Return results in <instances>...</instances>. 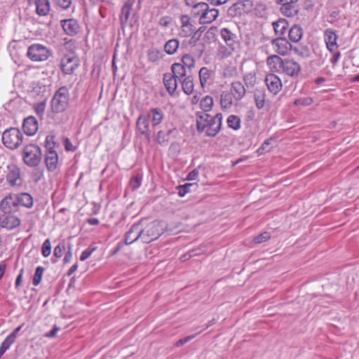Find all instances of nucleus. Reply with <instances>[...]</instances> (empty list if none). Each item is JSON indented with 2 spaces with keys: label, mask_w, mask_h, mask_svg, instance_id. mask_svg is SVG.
<instances>
[{
  "label": "nucleus",
  "mask_w": 359,
  "mask_h": 359,
  "mask_svg": "<svg viewBox=\"0 0 359 359\" xmlns=\"http://www.w3.org/2000/svg\"><path fill=\"white\" fill-rule=\"evenodd\" d=\"M222 118L221 113L211 116L208 113L196 112V125L198 133H204L206 137H215L221 130Z\"/></svg>",
  "instance_id": "1"
},
{
  "label": "nucleus",
  "mask_w": 359,
  "mask_h": 359,
  "mask_svg": "<svg viewBox=\"0 0 359 359\" xmlns=\"http://www.w3.org/2000/svg\"><path fill=\"white\" fill-rule=\"evenodd\" d=\"M55 140V135H48L43 144L45 148L44 163L49 172L55 171L58 164L59 157L55 148L59 147V144L57 143Z\"/></svg>",
  "instance_id": "2"
},
{
  "label": "nucleus",
  "mask_w": 359,
  "mask_h": 359,
  "mask_svg": "<svg viewBox=\"0 0 359 359\" xmlns=\"http://www.w3.org/2000/svg\"><path fill=\"white\" fill-rule=\"evenodd\" d=\"M69 91L67 86L60 87L54 94L50 107L52 111L55 114L62 113L65 111L69 104Z\"/></svg>",
  "instance_id": "3"
},
{
  "label": "nucleus",
  "mask_w": 359,
  "mask_h": 359,
  "mask_svg": "<svg viewBox=\"0 0 359 359\" xmlns=\"http://www.w3.org/2000/svg\"><path fill=\"white\" fill-rule=\"evenodd\" d=\"M42 159V151L40 147L36 144H29L24 147L22 160L29 167H37Z\"/></svg>",
  "instance_id": "4"
},
{
  "label": "nucleus",
  "mask_w": 359,
  "mask_h": 359,
  "mask_svg": "<svg viewBox=\"0 0 359 359\" xmlns=\"http://www.w3.org/2000/svg\"><path fill=\"white\" fill-rule=\"evenodd\" d=\"M23 135L17 128L6 129L2 134V142L9 149H16L22 143Z\"/></svg>",
  "instance_id": "5"
},
{
  "label": "nucleus",
  "mask_w": 359,
  "mask_h": 359,
  "mask_svg": "<svg viewBox=\"0 0 359 359\" xmlns=\"http://www.w3.org/2000/svg\"><path fill=\"white\" fill-rule=\"evenodd\" d=\"M79 58L74 53L65 54L60 60V69L65 74H72L79 66Z\"/></svg>",
  "instance_id": "6"
},
{
  "label": "nucleus",
  "mask_w": 359,
  "mask_h": 359,
  "mask_svg": "<svg viewBox=\"0 0 359 359\" xmlns=\"http://www.w3.org/2000/svg\"><path fill=\"white\" fill-rule=\"evenodd\" d=\"M162 230L159 223L156 221L151 222L144 229L141 226L142 241L145 243H149L156 240L161 235Z\"/></svg>",
  "instance_id": "7"
},
{
  "label": "nucleus",
  "mask_w": 359,
  "mask_h": 359,
  "mask_svg": "<svg viewBox=\"0 0 359 359\" xmlns=\"http://www.w3.org/2000/svg\"><path fill=\"white\" fill-rule=\"evenodd\" d=\"M299 0H276V4L279 6L280 13L287 18H293L299 12L298 1Z\"/></svg>",
  "instance_id": "8"
},
{
  "label": "nucleus",
  "mask_w": 359,
  "mask_h": 359,
  "mask_svg": "<svg viewBox=\"0 0 359 359\" xmlns=\"http://www.w3.org/2000/svg\"><path fill=\"white\" fill-rule=\"evenodd\" d=\"M27 55L32 61H45L48 58V50L43 45L35 43L28 48Z\"/></svg>",
  "instance_id": "9"
},
{
  "label": "nucleus",
  "mask_w": 359,
  "mask_h": 359,
  "mask_svg": "<svg viewBox=\"0 0 359 359\" xmlns=\"http://www.w3.org/2000/svg\"><path fill=\"white\" fill-rule=\"evenodd\" d=\"M19 210V205L16 202L13 194L5 196L0 202V211L3 214H15Z\"/></svg>",
  "instance_id": "10"
},
{
  "label": "nucleus",
  "mask_w": 359,
  "mask_h": 359,
  "mask_svg": "<svg viewBox=\"0 0 359 359\" xmlns=\"http://www.w3.org/2000/svg\"><path fill=\"white\" fill-rule=\"evenodd\" d=\"M21 224V220L14 214L0 213V226L7 230H13Z\"/></svg>",
  "instance_id": "11"
},
{
  "label": "nucleus",
  "mask_w": 359,
  "mask_h": 359,
  "mask_svg": "<svg viewBox=\"0 0 359 359\" xmlns=\"http://www.w3.org/2000/svg\"><path fill=\"white\" fill-rule=\"evenodd\" d=\"M273 50L280 55H285L287 54L291 44L286 36H280L273 39L271 42Z\"/></svg>",
  "instance_id": "12"
},
{
  "label": "nucleus",
  "mask_w": 359,
  "mask_h": 359,
  "mask_svg": "<svg viewBox=\"0 0 359 359\" xmlns=\"http://www.w3.org/2000/svg\"><path fill=\"white\" fill-rule=\"evenodd\" d=\"M302 70L301 65L292 59H284V64L281 73H285L291 77H297L299 76Z\"/></svg>",
  "instance_id": "13"
},
{
  "label": "nucleus",
  "mask_w": 359,
  "mask_h": 359,
  "mask_svg": "<svg viewBox=\"0 0 359 359\" xmlns=\"http://www.w3.org/2000/svg\"><path fill=\"white\" fill-rule=\"evenodd\" d=\"M264 81L267 86L268 90L273 95L278 94L282 89V81L275 74H267L265 77Z\"/></svg>",
  "instance_id": "14"
},
{
  "label": "nucleus",
  "mask_w": 359,
  "mask_h": 359,
  "mask_svg": "<svg viewBox=\"0 0 359 359\" xmlns=\"http://www.w3.org/2000/svg\"><path fill=\"white\" fill-rule=\"evenodd\" d=\"M180 36L184 38L190 36L196 29L195 26L191 23L190 16L189 15H182L180 17Z\"/></svg>",
  "instance_id": "15"
},
{
  "label": "nucleus",
  "mask_w": 359,
  "mask_h": 359,
  "mask_svg": "<svg viewBox=\"0 0 359 359\" xmlns=\"http://www.w3.org/2000/svg\"><path fill=\"white\" fill-rule=\"evenodd\" d=\"M60 25L65 33L69 36H75L80 30L78 21L73 18L61 20Z\"/></svg>",
  "instance_id": "16"
},
{
  "label": "nucleus",
  "mask_w": 359,
  "mask_h": 359,
  "mask_svg": "<svg viewBox=\"0 0 359 359\" xmlns=\"http://www.w3.org/2000/svg\"><path fill=\"white\" fill-rule=\"evenodd\" d=\"M338 36L337 31L332 29H327L324 32V41L326 43L327 48L330 53H333L338 48L337 40Z\"/></svg>",
  "instance_id": "17"
},
{
  "label": "nucleus",
  "mask_w": 359,
  "mask_h": 359,
  "mask_svg": "<svg viewBox=\"0 0 359 359\" xmlns=\"http://www.w3.org/2000/svg\"><path fill=\"white\" fill-rule=\"evenodd\" d=\"M141 223L133 224L125 234V243L130 245L136 241L139 238L142 239Z\"/></svg>",
  "instance_id": "18"
},
{
  "label": "nucleus",
  "mask_w": 359,
  "mask_h": 359,
  "mask_svg": "<svg viewBox=\"0 0 359 359\" xmlns=\"http://www.w3.org/2000/svg\"><path fill=\"white\" fill-rule=\"evenodd\" d=\"M39 129L38 121L33 116L25 118L22 123V130L28 136H33Z\"/></svg>",
  "instance_id": "19"
},
{
  "label": "nucleus",
  "mask_w": 359,
  "mask_h": 359,
  "mask_svg": "<svg viewBox=\"0 0 359 359\" xmlns=\"http://www.w3.org/2000/svg\"><path fill=\"white\" fill-rule=\"evenodd\" d=\"M20 170L15 165L11 164L7 166L6 179L11 186L17 185V181L20 179Z\"/></svg>",
  "instance_id": "20"
},
{
  "label": "nucleus",
  "mask_w": 359,
  "mask_h": 359,
  "mask_svg": "<svg viewBox=\"0 0 359 359\" xmlns=\"http://www.w3.org/2000/svg\"><path fill=\"white\" fill-rule=\"evenodd\" d=\"M274 33L278 37L285 36L289 29V22L285 18H279L278 20L272 22Z\"/></svg>",
  "instance_id": "21"
},
{
  "label": "nucleus",
  "mask_w": 359,
  "mask_h": 359,
  "mask_svg": "<svg viewBox=\"0 0 359 359\" xmlns=\"http://www.w3.org/2000/svg\"><path fill=\"white\" fill-rule=\"evenodd\" d=\"M230 93L236 101L241 100L246 94V90L241 81H233L231 84Z\"/></svg>",
  "instance_id": "22"
},
{
  "label": "nucleus",
  "mask_w": 359,
  "mask_h": 359,
  "mask_svg": "<svg viewBox=\"0 0 359 359\" xmlns=\"http://www.w3.org/2000/svg\"><path fill=\"white\" fill-rule=\"evenodd\" d=\"M135 0H126L121 10L120 22L122 26L127 24Z\"/></svg>",
  "instance_id": "23"
},
{
  "label": "nucleus",
  "mask_w": 359,
  "mask_h": 359,
  "mask_svg": "<svg viewBox=\"0 0 359 359\" xmlns=\"http://www.w3.org/2000/svg\"><path fill=\"white\" fill-rule=\"evenodd\" d=\"M284 64V59L281 58L279 55H272L267 57L266 65L273 72L281 73L282 68Z\"/></svg>",
  "instance_id": "24"
},
{
  "label": "nucleus",
  "mask_w": 359,
  "mask_h": 359,
  "mask_svg": "<svg viewBox=\"0 0 359 359\" xmlns=\"http://www.w3.org/2000/svg\"><path fill=\"white\" fill-rule=\"evenodd\" d=\"M177 78L171 73H165L163 74V83L165 87L170 95H173L177 87Z\"/></svg>",
  "instance_id": "25"
},
{
  "label": "nucleus",
  "mask_w": 359,
  "mask_h": 359,
  "mask_svg": "<svg viewBox=\"0 0 359 359\" xmlns=\"http://www.w3.org/2000/svg\"><path fill=\"white\" fill-rule=\"evenodd\" d=\"M136 130L141 135H149V122L147 116L144 114L140 115L136 121Z\"/></svg>",
  "instance_id": "26"
},
{
  "label": "nucleus",
  "mask_w": 359,
  "mask_h": 359,
  "mask_svg": "<svg viewBox=\"0 0 359 359\" xmlns=\"http://www.w3.org/2000/svg\"><path fill=\"white\" fill-rule=\"evenodd\" d=\"M147 116L148 118L151 119L154 127L159 125L164 118L163 111L158 107L150 109Z\"/></svg>",
  "instance_id": "27"
},
{
  "label": "nucleus",
  "mask_w": 359,
  "mask_h": 359,
  "mask_svg": "<svg viewBox=\"0 0 359 359\" xmlns=\"http://www.w3.org/2000/svg\"><path fill=\"white\" fill-rule=\"evenodd\" d=\"M16 202L20 205L27 208H31L34 204L33 197L27 192H22L20 194H13Z\"/></svg>",
  "instance_id": "28"
},
{
  "label": "nucleus",
  "mask_w": 359,
  "mask_h": 359,
  "mask_svg": "<svg viewBox=\"0 0 359 359\" xmlns=\"http://www.w3.org/2000/svg\"><path fill=\"white\" fill-rule=\"evenodd\" d=\"M220 36L226 46L233 49L237 39L236 34H233L229 29L224 27L221 29Z\"/></svg>",
  "instance_id": "29"
},
{
  "label": "nucleus",
  "mask_w": 359,
  "mask_h": 359,
  "mask_svg": "<svg viewBox=\"0 0 359 359\" xmlns=\"http://www.w3.org/2000/svg\"><path fill=\"white\" fill-rule=\"evenodd\" d=\"M303 34L302 27L299 25H294L288 31V41L297 43L302 39Z\"/></svg>",
  "instance_id": "30"
},
{
  "label": "nucleus",
  "mask_w": 359,
  "mask_h": 359,
  "mask_svg": "<svg viewBox=\"0 0 359 359\" xmlns=\"http://www.w3.org/2000/svg\"><path fill=\"white\" fill-rule=\"evenodd\" d=\"M36 13L39 16H46L50 11L49 0H35Z\"/></svg>",
  "instance_id": "31"
},
{
  "label": "nucleus",
  "mask_w": 359,
  "mask_h": 359,
  "mask_svg": "<svg viewBox=\"0 0 359 359\" xmlns=\"http://www.w3.org/2000/svg\"><path fill=\"white\" fill-rule=\"evenodd\" d=\"M219 15V11L216 8H208L207 11L203 13V16L199 18L201 25L210 24L217 19Z\"/></svg>",
  "instance_id": "32"
},
{
  "label": "nucleus",
  "mask_w": 359,
  "mask_h": 359,
  "mask_svg": "<svg viewBox=\"0 0 359 359\" xmlns=\"http://www.w3.org/2000/svg\"><path fill=\"white\" fill-rule=\"evenodd\" d=\"M175 132H176L175 128H170L167 131L159 130L156 135L157 142L162 147L167 146L170 141V136Z\"/></svg>",
  "instance_id": "33"
},
{
  "label": "nucleus",
  "mask_w": 359,
  "mask_h": 359,
  "mask_svg": "<svg viewBox=\"0 0 359 359\" xmlns=\"http://www.w3.org/2000/svg\"><path fill=\"white\" fill-rule=\"evenodd\" d=\"M172 74L181 81L187 76L188 69L180 62H175L171 66Z\"/></svg>",
  "instance_id": "34"
},
{
  "label": "nucleus",
  "mask_w": 359,
  "mask_h": 359,
  "mask_svg": "<svg viewBox=\"0 0 359 359\" xmlns=\"http://www.w3.org/2000/svg\"><path fill=\"white\" fill-rule=\"evenodd\" d=\"M183 91L185 94L189 95L192 94L194 89V78L191 75H187L180 81Z\"/></svg>",
  "instance_id": "35"
},
{
  "label": "nucleus",
  "mask_w": 359,
  "mask_h": 359,
  "mask_svg": "<svg viewBox=\"0 0 359 359\" xmlns=\"http://www.w3.org/2000/svg\"><path fill=\"white\" fill-rule=\"evenodd\" d=\"M254 97H255V102L257 108L259 109H263L265 105V97H266L264 89H263V88L255 89Z\"/></svg>",
  "instance_id": "36"
},
{
  "label": "nucleus",
  "mask_w": 359,
  "mask_h": 359,
  "mask_svg": "<svg viewBox=\"0 0 359 359\" xmlns=\"http://www.w3.org/2000/svg\"><path fill=\"white\" fill-rule=\"evenodd\" d=\"M213 75L212 71L208 67H203L199 71V79L202 87H204L208 81L212 79Z\"/></svg>",
  "instance_id": "37"
},
{
  "label": "nucleus",
  "mask_w": 359,
  "mask_h": 359,
  "mask_svg": "<svg viewBox=\"0 0 359 359\" xmlns=\"http://www.w3.org/2000/svg\"><path fill=\"white\" fill-rule=\"evenodd\" d=\"M244 5L240 2L233 4L227 10V15L231 18L241 16L243 13Z\"/></svg>",
  "instance_id": "38"
},
{
  "label": "nucleus",
  "mask_w": 359,
  "mask_h": 359,
  "mask_svg": "<svg viewBox=\"0 0 359 359\" xmlns=\"http://www.w3.org/2000/svg\"><path fill=\"white\" fill-rule=\"evenodd\" d=\"M180 46V41L177 39L168 40L164 45V50L168 55H173Z\"/></svg>",
  "instance_id": "39"
},
{
  "label": "nucleus",
  "mask_w": 359,
  "mask_h": 359,
  "mask_svg": "<svg viewBox=\"0 0 359 359\" xmlns=\"http://www.w3.org/2000/svg\"><path fill=\"white\" fill-rule=\"evenodd\" d=\"M233 95L230 92L223 91L220 95V104L222 109H229L233 104Z\"/></svg>",
  "instance_id": "40"
},
{
  "label": "nucleus",
  "mask_w": 359,
  "mask_h": 359,
  "mask_svg": "<svg viewBox=\"0 0 359 359\" xmlns=\"http://www.w3.org/2000/svg\"><path fill=\"white\" fill-rule=\"evenodd\" d=\"M200 107L202 111H200L199 112L208 113V111H211L213 107L212 97L209 95H206L205 97H204L201 100Z\"/></svg>",
  "instance_id": "41"
},
{
  "label": "nucleus",
  "mask_w": 359,
  "mask_h": 359,
  "mask_svg": "<svg viewBox=\"0 0 359 359\" xmlns=\"http://www.w3.org/2000/svg\"><path fill=\"white\" fill-rule=\"evenodd\" d=\"M209 5L205 2H199L191 9V13L194 17L203 16V13L207 11Z\"/></svg>",
  "instance_id": "42"
},
{
  "label": "nucleus",
  "mask_w": 359,
  "mask_h": 359,
  "mask_svg": "<svg viewBox=\"0 0 359 359\" xmlns=\"http://www.w3.org/2000/svg\"><path fill=\"white\" fill-rule=\"evenodd\" d=\"M226 123L228 127L234 130H238L241 128V118L236 115H230L227 118Z\"/></svg>",
  "instance_id": "43"
},
{
  "label": "nucleus",
  "mask_w": 359,
  "mask_h": 359,
  "mask_svg": "<svg viewBox=\"0 0 359 359\" xmlns=\"http://www.w3.org/2000/svg\"><path fill=\"white\" fill-rule=\"evenodd\" d=\"M293 50L295 54L302 58H308L311 55V51L307 46H295Z\"/></svg>",
  "instance_id": "44"
},
{
  "label": "nucleus",
  "mask_w": 359,
  "mask_h": 359,
  "mask_svg": "<svg viewBox=\"0 0 359 359\" xmlns=\"http://www.w3.org/2000/svg\"><path fill=\"white\" fill-rule=\"evenodd\" d=\"M181 62V64L184 65L189 72H191L195 66V60L191 55L188 53L184 54L182 56Z\"/></svg>",
  "instance_id": "45"
},
{
  "label": "nucleus",
  "mask_w": 359,
  "mask_h": 359,
  "mask_svg": "<svg viewBox=\"0 0 359 359\" xmlns=\"http://www.w3.org/2000/svg\"><path fill=\"white\" fill-rule=\"evenodd\" d=\"M205 30V27H200L197 30L195 29L194 32L191 35V39L187 41V44L191 46H195L196 42L199 40L201 34Z\"/></svg>",
  "instance_id": "46"
},
{
  "label": "nucleus",
  "mask_w": 359,
  "mask_h": 359,
  "mask_svg": "<svg viewBox=\"0 0 359 359\" xmlns=\"http://www.w3.org/2000/svg\"><path fill=\"white\" fill-rule=\"evenodd\" d=\"M65 250V245L62 243H59L53 250V256L55 258L51 259V262L53 264L57 263V259L60 258L63 255V252Z\"/></svg>",
  "instance_id": "47"
},
{
  "label": "nucleus",
  "mask_w": 359,
  "mask_h": 359,
  "mask_svg": "<svg viewBox=\"0 0 359 359\" xmlns=\"http://www.w3.org/2000/svg\"><path fill=\"white\" fill-rule=\"evenodd\" d=\"M147 56L148 60L150 62H156L162 58L163 54L161 50L156 48H152L148 51Z\"/></svg>",
  "instance_id": "48"
},
{
  "label": "nucleus",
  "mask_w": 359,
  "mask_h": 359,
  "mask_svg": "<svg viewBox=\"0 0 359 359\" xmlns=\"http://www.w3.org/2000/svg\"><path fill=\"white\" fill-rule=\"evenodd\" d=\"M46 107V102L45 100L34 104L33 108L34 109V111L41 119L43 118V116L45 113Z\"/></svg>",
  "instance_id": "49"
},
{
  "label": "nucleus",
  "mask_w": 359,
  "mask_h": 359,
  "mask_svg": "<svg viewBox=\"0 0 359 359\" xmlns=\"http://www.w3.org/2000/svg\"><path fill=\"white\" fill-rule=\"evenodd\" d=\"M196 183H186L183 185H179L177 189L178 190V195L180 197H184L187 193L190 192L191 187H196Z\"/></svg>",
  "instance_id": "50"
},
{
  "label": "nucleus",
  "mask_w": 359,
  "mask_h": 359,
  "mask_svg": "<svg viewBox=\"0 0 359 359\" xmlns=\"http://www.w3.org/2000/svg\"><path fill=\"white\" fill-rule=\"evenodd\" d=\"M43 272L44 268L43 266H39L36 267L32 280L34 286H37L41 283Z\"/></svg>",
  "instance_id": "51"
},
{
  "label": "nucleus",
  "mask_w": 359,
  "mask_h": 359,
  "mask_svg": "<svg viewBox=\"0 0 359 359\" xmlns=\"http://www.w3.org/2000/svg\"><path fill=\"white\" fill-rule=\"evenodd\" d=\"M243 80L248 88H252L256 83L255 73L249 72L244 75Z\"/></svg>",
  "instance_id": "52"
},
{
  "label": "nucleus",
  "mask_w": 359,
  "mask_h": 359,
  "mask_svg": "<svg viewBox=\"0 0 359 359\" xmlns=\"http://www.w3.org/2000/svg\"><path fill=\"white\" fill-rule=\"evenodd\" d=\"M142 177L140 174L134 175L130 181V185L133 190L137 189L142 184Z\"/></svg>",
  "instance_id": "53"
},
{
  "label": "nucleus",
  "mask_w": 359,
  "mask_h": 359,
  "mask_svg": "<svg viewBox=\"0 0 359 359\" xmlns=\"http://www.w3.org/2000/svg\"><path fill=\"white\" fill-rule=\"evenodd\" d=\"M14 342L15 341L12 338H10L9 336H7L0 346V353H5Z\"/></svg>",
  "instance_id": "54"
},
{
  "label": "nucleus",
  "mask_w": 359,
  "mask_h": 359,
  "mask_svg": "<svg viewBox=\"0 0 359 359\" xmlns=\"http://www.w3.org/2000/svg\"><path fill=\"white\" fill-rule=\"evenodd\" d=\"M273 140L272 138H269L264 140L262 143V146L257 149V153L259 155L263 154L265 152H269L271 149V142Z\"/></svg>",
  "instance_id": "55"
},
{
  "label": "nucleus",
  "mask_w": 359,
  "mask_h": 359,
  "mask_svg": "<svg viewBox=\"0 0 359 359\" xmlns=\"http://www.w3.org/2000/svg\"><path fill=\"white\" fill-rule=\"evenodd\" d=\"M41 253L44 257H48L51 253V243L50 239L47 238L43 243Z\"/></svg>",
  "instance_id": "56"
},
{
  "label": "nucleus",
  "mask_w": 359,
  "mask_h": 359,
  "mask_svg": "<svg viewBox=\"0 0 359 359\" xmlns=\"http://www.w3.org/2000/svg\"><path fill=\"white\" fill-rule=\"evenodd\" d=\"M313 99L311 97H300L294 100V104L296 106H309L313 103Z\"/></svg>",
  "instance_id": "57"
},
{
  "label": "nucleus",
  "mask_w": 359,
  "mask_h": 359,
  "mask_svg": "<svg viewBox=\"0 0 359 359\" xmlns=\"http://www.w3.org/2000/svg\"><path fill=\"white\" fill-rule=\"evenodd\" d=\"M97 249L96 246L94 245H90L88 248L84 250L81 256H80V260L81 262H83L86 260L91 255L92 253Z\"/></svg>",
  "instance_id": "58"
},
{
  "label": "nucleus",
  "mask_w": 359,
  "mask_h": 359,
  "mask_svg": "<svg viewBox=\"0 0 359 359\" xmlns=\"http://www.w3.org/2000/svg\"><path fill=\"white\" fill-rule=\"evenodd\" d=\"M271 238L269 232L265 231L254 238L253 241L255 243H262L267 241Z\"/></svg>",
  "instance_id": "59"
},
{
  "label": "nucleus",
  "mask_w": 359,
  "mask_h": 359,
  "mask_svg": "<svg viewBox=\"0 0 359 359\" xmlns=\"http://www.w3.org/2000/svg\"><path fill=\"white\" fill-rule=\"evenodd\" d=\"M62 143H63L65 149L67 151H74L76 150L77 147L72 144V143L71 142L70 140L68 137H64L62 138Z\"/></svg>",
  "instance_id": "60"
},
{
  "label": "nucleus",
  "mask_w": 359,
  "mask_h": 359,
  "mask_svg": "<svg viewBox=\"0 0 359 359\" xmlns=\"http://www.w3.org/2000/svg\"><path fill=\"white\" fill-rule=\"evenodd\" d=\"M55 1L56 5L65 10L69 8L72 4V0H55Z\"/></svg>",
  "instance_id": "61"
},
{
  "label": "nucleus",
  "mask_w": 359,
  "mask_h": 359,
  "mask_svg": "<svg viewBox=\"0 0 359 359\" xmlns=\"http://www.w3.org/2000/svg\"><path fill=\"white\" fill-rule=\"evenodd\" d=\"M171 21V18L169 16H164L162 17L159 20V25L161 27H167L170 24Z\"/></svg>",
  "instance_id": "62"
},
{
  "label": "nucleus",
  "mask_w": 359,
  "mask_h": 359,
  "mask_svg": "<svg viewBox=\"0 0 359 359\" xmlns=\"http://www.w3.org/2000/svg\"><path fill=\"white\" fill-rule=\"evenodd\" d=\"M60 330V327H57V325H54L53 329L47 332L45 336L48 338H54L56 336L57 332Z\"/></svg>",
  "instance_id": "63"
},
{
  "label": "nucleus",
  "mask_w": 359,
  "mask_h": 359,
  "mask_svg": "<svg viewBox=\"0 0 359 359\" xmlns=\"http://www.w3.org/2000/svg\"><path fill=\"white\" fill-rule=\"evenodd\" d=\"M199 175V172L197 169H194L187 176V180L189 181L195 180Z\"/></svg>",
  "instance_id": "64"
}]
</instances>
